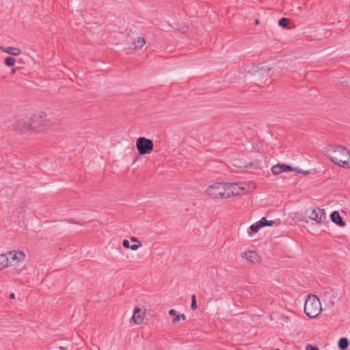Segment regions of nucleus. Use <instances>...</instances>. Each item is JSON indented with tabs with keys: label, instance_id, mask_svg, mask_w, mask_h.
<instances>
[{
	"label": "nucleus",
	"instance_id": "obj_31",
	"mask_svg": "<svg viewBox=\"0 0 350 350\" xmlns=\"http://www.w3.org/2000/svg\"><path fill=\"white\" fill-rule=\"evenodd\" d=\"M275 350H280V349H275Z\"/></svg>",
	"mask_w": 350,
	"mask_h": 350
},
{
	"label": "nucleus",
	"instance_id": "obj_13",
	"mask_svg": "<svg viewBox=\"0 0 350 350\" xmlns=\"http://www.w3.org/2000/svg\"><path fill=\"white\" fill-rule=\"evenodd\" d=\"M146 44V40L143 37H137L129 45V49L137 51L141 49Z\"/></svg>",
	"mask_w": 350,
	"mask_h": 350
},
{
	"label": "nucleus",
	"instance_id": "obj_29",
	"mask_svg": "<svg viewBox=\"0 0 350 350\" xmlns=\"http://www.w3.org/2000/svg\"><path fill=\"white\" fill-rule=\"evenodd\" d=\"M10 297L11 299H14V298L15 297L14 294V293L10 294Z\"/></svg>",
	"mask_w": 350,
	"mask_h": 350
},
{
	"label": "nucleus",
	"instance_id": "obj_18",
	"mask_svg": "<svg viewBox=\"0 0 350 350\" xmlns=\"http://www.w3.org/2000/svg\"><path fill=\"white\" fill-rule=\"evenodd\" d=\"M245 70L251 75L260 74L258 66L254 64L247 65Z\"/></svg>",
	"mask_w": 350,
	"mask_h": 350
},
{
	"label": "nucleus",
	"instance_id": "obj_27",
	"mask_svg": "<svg viewBox=\"0 0 350 350\" xmlns=\"http://www.w3.org/2000/svg\"><path fill=\"white\" fill-rule=\"evenodd\" d=\"M306 350H319L317 347L312 346L311 345H308L306 347Z\"/></svg>",
	"mask_w": 350,
	"mask_h": 350
},
{
	"label": "nucleus",
	"instance_id": "obj_26",
	"mask_svg": "<svg viewBox=\"0 0 350 350\" xmlns=\"http://www.w3.org/2000/svg\"><path fill=\"white\" fill-rule=\"evenodd\" d=\"M122 245L124 246V247L129 249L131 245L129 243V241L128 240L125 239L122 242Z\"/></svg>",
	"mask_w": 350,
	"mask_h": 350
},
{
	"label": "nucleus",
	"instance_id": "obj_10",
	"mask_svg": "<svg viewBox=\"0 0 350 350\" xmlns=\"http://www.w3.org/2000/svg\"><path fill=\"white\" fill-rule=\"evenodd\" d=\"M275 221L267 220L266 217H262L259 221L250 226V228L253 232H258L262 228L265 226H271L274 225Z\"/></svg>",
	"mask_w": 350,
	"mask_h": 350
},
{
	"label": "nucleus",
	"instance_id": "obj_16",
	"mask_svg": "<svg viewBox=\"0 0 350 350\" xmlns=\"http://www.w3.org/2000/svg\"><path fill=\"white\" fill-rule=\"evenodd\" d=\"M0 266L1 270L11 267V264L10 263V260L6 252L0 254Z\"/></svg>",
	"mask_w": 350,
	"mask_h": 350
},
{
	"label": "nucleus",
	"instance_id": "obj_6",
	"mask_svg": "<svg viewBox=\"0 0 350 350\" xmlns=\"http://www.w3.org/2000/svg\"><path fill=\"white\" fill-rule=\"evenodd\" d=\"M307 217L314 221L318 224H321L326 220V214L323 208L312 207L306 211Z\"/></svg>",
	"mask_w": 350,
	"mask_h": 350
},
{
	"label": "nucleus",
	"instance_id": "obj_19",
	"mask_svg": "<svg viewBox=\"0 0 350 350\" xmlns=\"http://www.w3.org/2000/svg\"><path fill=\"white\" fill-rule=\"evenodd\" d=\"M271 172L273 174H279L284 171L283 164H277L271 167Z\"/></svg>",
	"mask_w": 350,
	"mask_h": 350
},
{
	"label": "nucleus",
	"instance_id": "obj_25",
	"mask_svg": "<svg viewBox=\"0 0 350 350\" xmlns=\"http://www.w3.org/2000/svg\"><path fill=\"white\" fill-rule=\"evenodd\" d=\"M283 167H284V172L295 171V170L292 167H291L290 165H285V164H283Z\"/></svg>",
	"mask_w": 350,
	"mask_h": 350
},
{
	"label": "nucleus",
	"instance_id": "obj_30",
	"mask_svg": "<svg viewBox=\"0 0 350 350\" xmlns=\"http://www.w3.org/2000/svg\"><path fill=\"white\" fill-rule=\"evenodd\" d=\"M15 71H16L15 68H12V73H14V72H15Z\"/></svg>",
	"mask_w": 350,
	"mask_h": 350
},
{
	"label": "nucleus",
	"instance_id": "obj_14",
	"mask_svg": "<svg viewBox=\"0 0 350 350\" xmlns=\"http://www.w3.org/2000/svg\"><path fill=\"white\" fill-rule=\"evenodd\" d=\"M0 51L13 56H18L22 53L21 50L19 48L13 46H0Z\"/></svg>",
	"mask_w": 350,
	"mask_h": 350
},
{
	"label": "nucleus",
	"instance_id": "obj_12",
	"mask_svg": "<svg viewBox=\"0 0 350 350\" xmlns=\"http://www.w3.org/2000/svg\"><path fill=\"white\" fill-rule=\"evenodd\" d=\"M242 256L252 263L260 261V256L255 251H246L242 254Z\"/></svg>",
	"mask_w": 350,
	"mask_h": 350
},
{
	"label": "nucleus",
	"instance_id": "obj_4",
	"mask_svg": "<svg viewBox=\"0 0 350 350\" xmlns=\"http://www.w3.org/2000/svg\"><path fill=\"white\" fill-rule=\"evenodd\" d=\"M227 185L224 183H214L205 190V194L212 199L229 198L227 194Z\"/></svg>",
	"mask_w": 350,
	"mask_h": 350
},
{
	"label": "nucleus",
	"instance_id": "obj_28",
	"mask_svg": "<svg viewBox=\"0 0 350 350\" xmlns=\"http://www.w3.org/2000/svg\"><path fill=\"white\" fill-rule=\"evenodd\" d=\"M130 239H131V241L132 242L138 243H139V242H140V241L138 240V239H137V237H131Z\"/></svg>",
	"mask_w": 350,
	"mask_h": 350
},
{
	"label": "nucleus",
	"instance_id": "obj_3",
	"mask_svg": "<svg viewBox=\"0 0 350 350\" xmlns=\"http://www.w3.org/2000/svg\"><path fill=\"white\" fill-rule=\"evenodd\" d=\"M322 307L319 299L314 295H309L305 300L304 312L310 318H315L321 312Z\"/></svg>",
	"mask_w": 350,
	"mask_h": 350
},
{
	"label": "nucleus",
	"instance_id": "obj_8",
	"mask_svg": "<svg viewBox=\"0 0 350 350\" xmlns=\"http://www.w3.org/2000/svg\"><path fill=\"white\" fill-rule=\"evenodd\" d=\"M227 185V194L229 195V198L233 196L242 195L245 193V188L242 186V183H226Z\"/></svg>",
	"mask_w": 350,
	"mask_h": 350
},
{
	"label": "nucleus",
	"instance_id": "obj_7",
	"mask_svg": "<svg viewBox=\"0 0 350 350\" xmlns=\"http://www.w3.org/2000/svg\"><path fill=\"white\" fill-rule=\"evenodd\" d=\"M6 253L11 267L23 262L26 258L25 252L21 250H12Z\"/></svg>",
	"mask_w": 350,
	"mask_h": 350
},
{
	"label": "nucleus",
	"instance_id": "obj_2",
	"mask_svg": "<svg viewBox=\"0 0 350 350\" xmlns=\"http://www.w3.org/2000/svg\"><path fill=\"white\" fill-rule=\"evenodd\" d=\"M331 160L342 167H350V152L345 147L338 146L329 154Z\"/></svg>",
	"mask_w": 350,
	"mask_h": 350
},
{
	"label": "nucleus",
	"instance_id": "obj_24",
	"mask_svg": "<svg viewBox=\"0 0 350 350\" xmlns=\"http://www.w3.org/2000/svg\"><path fill=\"white\" fill-rule=\"evenodd\" d=\"M142 244L141 242H139V244H135V245H130V249L133 251H135L137 250H138L140 247H142Z\"/></svg>",
	"mask_w": 350,
	"mask_h": 350
},
{
	"label": "nucleus",
	"instance_id": "obj_21",
	"mask_svg": "<svg viewBox=\"0 0 350 350\" xmlns=\"http://www.w3.org/2000/svg\"><path fill=\"white\" fill-rule=\"evenodd\" d=\"M4 63L7 66H13L16 64V59L12 57H7L4 59Z\"/></svg>",
	"mask_w": 350,
	"mask_h": 350
},
{
	"label": "nucleus",
	"instance_id": "obj_1",
	"mask_svg": "<svg viewBox=\"0 0 350 350\" xmlns=\"http://www.w3.org/2000/svg\"><path fill=\"white\" fill-rule=\"evenodd\" d=\"M53 126V123L48 114L44 111H37L28 119L19 118L14 122V129L21 133L36 135L46 133Z\"/></svg>",
	"mask_w": 350,
	"mask_h": 350
},
{
	"label": "nucleus",
	"instance_id": "obj_15",
	"mask_svg": "<svg viewBox=\"0 0 350 350\" xmlns=\"http://www.w3.org/2000/svg\"><path fill=\"white\" fill-rule=\"evenodd\" d=\"M330 218H331V220H332L334 223H335V224H336L339 225V226H341V227H344V226H345V225H346L345 221H344L342 219V218H341V217H340V215L339 213H338V211H334V212L330 215Z\"/></svg>",
	"mask_w": 350,
	"mask_h": 350
},
{
	"label": "nucleus",
	"instance_id": "obj_9",
	"mask_svg": "<svg viewBox=\"0 0 350 350\" xmlns=\"http://www.w3.org/2000/svg\"><path fill=\"white\" fill-rule=\"evenodd\" d=\"M322 297L328 307H333L337 299V293L332 289H327L323 293Z\"/></svg>",
	"mask_w": 350,
	"mask_h": 350
},
{
	"label": "nucleus",
	"instance_id": "obj_23",
	"mask_svg": "<svg viewBox=\"0 0 350 350\" xmlns=\"http://www.w3.org/2000/svg\"><path fill=\"white\" fill-rule=\"evenodd\" d=\"M191 307L193 310H196L197 308L196 297V295H193L191 296Z\"/></svg>",
	"mask_w": 350,
	"mask_h": 350
},
{
	"label": "nucleus",
	"instance_id": "obj_11",
	"mask_svg": "<svg viewBox=\"0 0 350 350\" xmlns=\"http://www.w3.org/2000/svg\"><path fill=\"white\" fill-rule=\"evenodd\" d=\"M146 315V309H142L139 307H135L133 310L132 319L135 324L140 325L144 321Z\"/></svg>",
	"mask_w": 350,
	"mask_h": 350
},
{
	"label": "nucleus",
	"instance_id": "obj_20",
	"mask_svg": "<svg viewBox=\"0 0 350 350\" xmlns=\"http://www.w3.org/2000/svg\"><path fill=\"white\" fill-rule=\"evenodd\" d=\"M349 345V341L347 340V338H342L339 340L338 341V347L341 349H345L347 348Z\"/></svg>",
	"mask_w": 350,
	"mask_h": 350
},
{
	"label": "nucleus",
	"instance_id": "obj_22",
	"mask_svg": "<svg viewBox=\"0 0 350 350\" xmlns=\"http://www.w3.org/2000/svg\"><path fill=\"white\" fill-rule=\"evenodd\" d=\"M288 23V20L286 18H282L279 21V25L282 27H286Z\"/></svg>",
	"mask_w": 350,
	"mask_h": 350
},
{
	"label": "nucleus",
	"instance_id": "obj_17",
	"mask_svg": "<svg viewBox=\"0 0 350 350\" xmlns=\"http://www.w3.org/2000/svg\"><path fill=\"white\" fill-rule=\"evenodd\" d=\"M169 314H170V315H171L174 317L173 323H174L178 322L180 320L184 321L186 319V316L184 314H178L177 312L174 309H171L169 311Z\"/></svg>",
	"mask_w": 350,
	"mask_h": 350
},
{
	"label": "nucleus",
	"instance_id": "obj_5",
	"mask_svg": "<svg viewBox=\"0 0 350 350\" xmlns=\"http://www.w3.org/2000/svg\"><path fill=\"white\" fill-rule=\"evenodd\" d=\"M136 148L140 154H148L153 150L154 144L151 139L141 137L136 141Z\"/></svg>",
	"mask_w": 350,
	"mask_h": 350
}]
</instances>
